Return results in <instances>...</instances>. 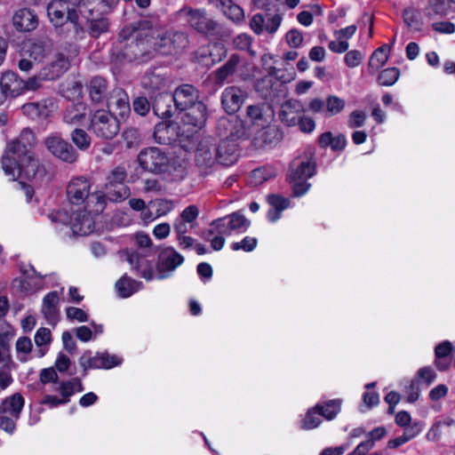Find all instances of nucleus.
<instances>
[{"mask_svg":"<svg viewBox=\"0 0 455 455\" xmlns=\"http://www.w3.org/2000/svg\"><path fill=\"white\" fill-rule=\"evenodd\" d=\"M151 28V20L142 19L123 29L118 35L119 42H125L120 51L121 57L127 61L137 63L153 60L156 52Z\"/></svg>","mask_w":455,"mask_h":455,"instance_id":"obj_1","label":"nucleus"},{"mask_svg":"<svg viewBox=\"0 0 455 455\" xmlns=\"http://www.w3.org/2000/svg\"><path fill=\"white\" fill-rule=\"evenodd\" d=\"M173 15L176 20L183 21L189 29L205 38H217L221 34L220 24L204 8L185 5Z\"/></svg>","mask_w":455,"mask_h":455,"instance_id":"obj_2","label":"nucleus"},{"mask_svg":"<svg viewBox=\"0 0 455 455\" xmlns=\"http://www.w3.org/2000/svg\"><path fill=\"white\" fill-rule=\"evenodd\" d=\"M151 35L153 36L156 54L176 55L181 53L189 44L187 32L165 29L156 20H151Z\"/></svg>","mask_w":455,"mask_h":455,"instance_id":"obj_3","label":"nucleus"},{"mask_svg":"<svg viewBox=\"0 0 455 455\" xmlns=\"http://www.w3.org/2000/svg\"><path fill=\"white\" fill-rule=\"evenodd\" d=\"M47 14L53 26L59 29L60 34L72 31V38L75 40L83 34L84 29L78 23L77 12L73 7L60 0H53L47 5Z\"/></svg>","mask_w":455,"mask_h":455,"instance_id":"obj_4","label":"nucleus"},{"mask_svg":"<svg viewBox=\"0 0 455 455\" xmlns=\"http://www.w3.org/2000/svg\"><path fill=\"white\" fill-rule=\"evenodd\" d=\"M71 213L67 210L52 212L48 218L57 225L69 226L74 234L87 235L94 230V220L90 212L86 211H73Z\"/></svg>","mask_w":455,"mask_h":455,"instance_id":"obj_5","label":"nucleus"},{"mask_svg":"<svg viewBox=\"0 0 455 455\" xmlns=\"http://www.w3.org/2000/svg\"><path fill=\"white\" fill-rule=\"evenodd\" d=\"M128 176L127 165L121 164L114 167L106 177L105 189L109 200L124 201L130 196L125 181Z\"/></svg>","mask_w":455,"mask_h":455,"instance_id":"obj_6","label":"nucleus"},{"mask_svg":"<svg viewBox=\"0 0 455 455\" xmlns=\"http://www.w3.org/2000/svg\"><path fill=\"white\" fill-rule=\"evenodd\" d=\"M90 130L102 140H112L120 131V123L109 111L99 109L91 116Z\"/></svg>","mask_w":455,"mask_h":455,"instance_id":"obj_7","label":"nucleus"},{"mask_svg":"<svg viewBox=\"0 0 455 455\" xmlns=\"http://www.w3.org/2000/svg\"><path fill=\"white\" fill-rule=\"evenodd\" d=\"M30 156L29 150L15 139L9 142L2 156V168L6 176L12 180L20 176L19 163L24 162Z\"/></svg>","mask_w":455,"mask_h":455,"instance_id":"obj_8","label":"nucleus"},{"mask_svg":"<svg viewBox=\"0 0 455 455\" xmlns=\"http://www.w3.org/2000/svg\"><path fill=\"white\" fill-rule=\"evenodd\" d=\"M140 166L149 172L161 174L169 170V157L162 149L152 147L141 150L138 156Z\"/></svg>","mask_w":455,"mask_h":455,"instance_id":"obj_9","label":"nucleus"},{"mask_svg":"<svg viewBox=\"0 0 455 455\" xmlns=\"http://www.w3.org/2000/svg\"><path fill=\"white\" fill-rule=\"evenodd\" d=\"M195 164L201 176L211 174L218 164L216 144L209 140H202L195 152Z\"/></svg>","mask_w":455,"mask_h":455,"instance_id":"obj_10","label":"nucleus"},{"mask_svg":"<svg viewBox=\"0 0 455 455\" xmlns=\"http://www.w3.org/2000/svg\"><path fill=\"white\" fill-rule=\"evenodd\" d=\"M44 144L47 150L59 160L67 164H74L77 161L78 154L76 150L60 134L49 135L44 139Z\"/></svg>","mask_w":455,"mask_h":455,"instance_id":"obj_11","label":"nucleus"},{"mask_svg":"<svg viewBox=\"0 0 455 455\" xmlns=\"http://www.w3.org/2000/svg\"><path fill=\"white\" fill-rule=\"evenodd\" d=\"M316 163L309 150L294 158L289 166L288 180H307L315 174Z\"/></svg>","mask_w":455,"mask_h":455,"instance_id":"obj_12","label":"nucleus"},{"mask_svg":"<svg viewBox=\"0 0 455 455\" xmlns=\"http://www.w3.org/2000/svg\"><path fill=\"white\" fill-rule=\"evenodd\" d=\"M250 224V220L239 212H233L211 222V226L215 227L218 234L226 235H230L234 231L244 232L249 228Z\"/></svg>","mask_w":455,"mask_h":455,"instance_id":"obj_13","label":"nucleus"},{"mask_svg":"<svg viewBox=\"0 0 455 455\" xmlns=\"http://www.w3.org/2000/svg\"><path fill=\"white\" fill-rule=\"evenodd\" d=\"M275 112L272 106L265 101L248 105L245 108V118L253 126H266L274 119Z\"/></svg>","mask_w":455,"mask_h":455,"instance_id":"obj_14","label":"nucleus"},{"mask_svg":"<svg viewBox=\"0 0 455 455\" xmlns=\"http://www.w3.org/2000/svg\"><path fill=\"white\" fill-rule=\"evenodd\" d=\"M183 261V256L173 248L168 247L163 250L159 253L156 263V278L160 280L167 278L170 273L180 266Z\"/></svg>","mask_w":455,"mask_h":455,"instance_id":"obj_15","label":"nucleus"},{"mask_svg":"<svg viewBox=\"0 0 455 455\" xmlns=\"http://www.w3.org/2000/svg\"><path fill=\"white\" fill-rule=\"evenodd\" d=\"M283 138L282 129L277 125L260 126L253 135L252 144L257 148H270L279 144Z\"/></svg>","mask_w":455,"mask_h":455,"instance_id":"obj_16","label":"nucleus"},{"mask_svg":"<svg viewBox=\"0 0 455 455\" xmlns=\"http://www.w3.org/2000/svg\"><path fill=\"white\" fill-rule=\"evenodd\" d=\"M52 50V42L48 37L28 40L22 45L20 55L41 62Z\"/></svg>","mask_w":455,"mask_h":455,"instance_id":"obj_17","label":"nucleus"},{"mask_svg":"<svg viewBox=\"0 0 455 455\" xmlns=\"http://www.w3.org/2000/svg\"><path fill=\"white\" fill-rule=\"evenodd\" d=\"M119 253L125 256V259L131 265L132 268L137 272L142 278L151 281L154 278V268L156 264L153 260L147 259V255H142L137 251H122Z\"/></svg>","mask_w":455,"mask_h":455,"instance_id":"obj_18","label":"nucleus"},{"mask_svg":"<svg viewBox=\"0 0 455 455\" xmlns=\"http://www.w3.org/2000/svg\"><path fill=\"white\" fill-rule=\"evenodd\" d=\"M91 102L94 105H106L112 95L108 80L102 76H93L87 84Z\"/></svg>","mask_w":455,"mask_h":455,"instance_id":"obj_19","label":"nucleus"},{"mask_svg":"<svg viewBox=\"0 0 455 455\" xmlns=\"http://www.w3.org/2000/svg\"><path fill=\"white\" fill-rule=\"evenodd\" d=\"M246 98L247 93L241 87L228 86L221 93L222 108L227 114L234 115L241 108Z\"/></svg>","mask_w":455,"mask_h":455,"instance_id":"obj_20","label":"nucleus"},{"mask_svg":"<svg viewBox=\"0 0 455 455\" xmlns=\"http://www.w3.org/2000/svg\"><path fill=\"white\" fill-rule=\"evenodd\" d=\"M216 128L222 140L235 141L245 135L243 122L237 116L220 118Z\"/></svg>","mask_w":455,"mask_h":455,"instance_id":"obj_21","label":"nucleus"},{"mask_svg":"<svg viewBox=\"0 0 455 455\" xmlns=\"http://www.w3.org/2000/svg\"><path fill=\"white\" fill-rule=\"evenodd\" d=\"M80 13L87 20V32L92 37L98 38L108 32L109 28L108 20L102 15H96L89 4H84L80 9Z\"/></svg>","mask_w":455,"mask_h":455,"instance_id":"obj_22","label":"nucleus"},{"mask_svg":"<svg viewBox=\"0 0 455 455\" xmlns=\"http://www.w3.org/2000/svg\"><path fill=\"white\" fill-rule=\"evenodd\" d=\"M56 109L52 99H44L40 101L28 102L21 107L23 115L32 120L45 119Z\"/></svg>","mask_w":455,"mask_h":455,"instance_id":"obj_23","label":"nucleus"},{"mask_svg":"<svg viewBox=\"0 0 455 455\" xmlns=\"http://www.w3.org/2000/svg\"><path fill=\"white\" fill-rule=\"evenodd\" d=\"M305 112L303 104L294 99L286 100L281 105L278 116L280 121L289 126H296L301 114Z\"/></svg>","mask_w":455,"mask_h":455,"instance_id":"obj_24","label":"nucleus"},{"mask_svg":"<svg viewBox=\"0 0 455 455\" xmlns=\"http://www.w3.org/2000/svg\"><path fill=\"white\" fill-rule=\"evenodd\" d=\"M90 182L84 177L72 179L67 187V195L72 204L79 205L89 197Z\"/></svg>","mask_w":455,"mask_h":455,"instance_id":"obj_25","label":"nucleus"},{"mask_svg":"<svg viewBox=\"0 0 455 455\" xmlns=\"http://www.w3.org/2000/svg\"><path fill=\"white\" fill-rule=\"evenodd\" d=\"M174 104L177 109L183 111L191 105L199 101V91L191 84L179 86L173 95Z\"/></svg>","mask_w":455,"mask_h":455,"instance_id":"obj_26","label":"nucleus"},{"mask_svg":"<svg viewBox=\"0 0 455 455\" xmlns=\"http://www.w3.org/2000/svg\"><path fill=\"white\" fill-rule=\"evenodd\" d=\"M12 25L19 32H30L37 28L38 18L31 9L21 8L14 12Z\"/></svg>","mask_w":455,"mask_h":455,"instance_id":"obj_27","label":"nucleus"},{"mask_svg":"<svg viewBox=\"0 0 455 455\" xmlns=\"http://www.w3.org/2000/svg\"><path fill=\"white\" fill-rule=\"evenodd\" d=\"M89 107L79 101L68 106L63 113V122L71 126H80L87 120Z\"/></svg>","mask_w":455,"mask_h":455,"instance_id":"obj_28","label":"nucleus"},{"mask_svg":"<svg viewBox=\"0 0 455 455\" xmlns=\"http://www.w3.org/2000/svg\"><path fill=\"white\" fill-rule=\"evenodd\" d=\"M183 111H186L182 117V121L185 124L192 125L198 129L202 128L205 124L207 119V108L201 100L191 105V107H188Z\"/></svg>","mask_w":455,"mask_h":455,"instance_id":"obj_29","label":"nucleus"},{"mask_svg":"<svg viewBox=\"0 0 455 455\" xmlns=\"http://www.w3.org/2000/svg\"><path fill=\"white\" fill-rule=\"evenodd\" d=\"M0 84L6 98L19 96L26 88L25 81L12 71L5 72L1 77Z\"/></svg>","mask_w":455,"mask_h":455,"instance_id":"obj_30","label":"nucleus"},{"mask_svg":"<svg viewBox=\"0 0 455 455\" xmlns=\"http://www.w3.org/2000/svg\"><path fill=\"white\" fill-rule=\"evenodd\" d=\"M70 66L68 58L63 53H57L55 59L43 69V76L45 79L54 80L62 76Z\"/></svg>","mask_w":455,"mask_h":455,"instance_id":"obj_31","label":"nucleus"},{"mask_svg":"<svg viewBox=\"0 0 455 455\" xmlns=\"http://www.w3.org/2000/svg\"><path fill=\"white\" fill-rule=\"evenodd\" d=\"M106 106L116 110L121 117L127 116L131 112L129 97L121 88L112 90V95Z\"/></svg>","mask_w":455,"mask_h":455,"instance_id":"obj_32","label":"nucleus"},{"mask_svg":"<svg viewBox=\"0 0 455 455\" xmlns=\"http://www.w3.org/2000/svg\"><path fill=\"white\" fill-rule=\"evenodd\" d=\"M218 150V164L222 165H231L237 161V144L228 140H221L219 145H216Z\"/></svg>","mask_w":455,"mask_h":455,"instance_id":"obj_33","label":"nucleus"},{"mask_svg":"<svg viewBox=\"0 0 455 455\" xmlns=\"http://www.w3.org/2000/svg\"><path fill=\"white\" fill-rule=\"evenodd\" d=\"M240 62V56L238 54H232L225 64L214 71L215 84L222 85L228 77L236 72Z\"/></svg>","mask_w":455,"mask_h":455,"instance_id":"obj_34","label":"nucleus"},{"mask_svg":"<svg viewBox=\"0 0 455 455\" xmlns=\"http://www.w3.org/2000/svg\"><path fill=\"white\" fill-rule=\"evenodd\" d=\"M60 299L57 291L47 293L43 299L42 313L50 324H55L59 315Z\"/></svg>","mask_w":455,"mask_h":455,"instance_id":"obj_35","label":"nucleus"},{"mask_svg":"<svg viewBox=\"0 0 455 455\" xmlns=\"http://www.w3.org/2000/svg\"><path fill=\"white\" fill-rule=\"evenodd\" d=\"M173 97L168 93H159L152 104L154 114L160 118H170L172 116V103Z\"/></svg>","mask_w":455,"mask_h":455,"instance_id":"obj_36","label":"nucleus"},{"mask_svg":"<svg viewBox=\"0 0 455 455\" xmlns=\"http://www.w3.org/2000/svg\"><path fill=\"white\" fill-rule=\"evenodd\" d=\"M19 165L20 174L23 173L28 179L43 177L45 172L44 167L32 155L28 156L24 162L19 163Z\"/></svg>","mask_w":455,"mask_h":455,"instance_id":"obj_37","label":"nucleus"},{"mask_svg":"<svg viewBox=\"0 0 455 455\" xmlns=\"http://www.w3.org/2000/svg\"><path fill=\"white\" fill-rule=\"evenodd\" d=\"M267 202L274 208L267 212V219L271 222L276 221L280 218L281 212L288 208L290 204L289 199L276 194L268 195Z\"/></svg>","mask_w":455,"mask_h":455,"instance_id":"obj_38","label":"nucleus"},{"mask_svg":"<svg viewBox=\"0 0 455 455\" xmlns=\"http://www.w3.org/2000/svg\"><path fill=\"white\" fill-rule=\"evenodd\" d=\"M23 406V397L20 394L16 393L2 402L0 411L4 413L11 414L17 419L20 417V413L22 411Z\"/></svg>","mask_w":455,"mask_h":455,"instance_id":"obj_39","label":"nucleus"},{"mask_svg":"<svg viewBox=\"0 0 455 455\" xmlns=\"http://www.w3.org/2000/svg\"><path fill=\"white\" fill-rule=\"evenodd\" d=\"M142 283L137 282L127 275L121 277L116 283V288L120 297L128 298L139 291Z\"/></svg>","mask_w":455,"mask_h":455,"instance_id":"obj_40","label":"nucleus"},{"mask_svg":"<svg viewBox=\"0 0 455 455\" xmlns=\"http://www.w3.org/2000/svg\"><path fill=\"white\" fill-rule=\"evenodd\" d=\"M100 361V354L97 353L92 355L91 350H86L79 358V364L84 369V375H86L88 369L102 368Z\"/></svg>","mask_w":455,"mask_h":455,"instance_id":"obj_41","label":"nucleus"},{"mask_svg":"<svg viewBox=\"0 0 455 455\" xmlns=\"http://www.w3.org/2000/svg\"><path fill=\"white\" fill-rule=\"evenodd\" d=\"M341 400H331L327 402L324 406L316 404L315 409L319 412L320 416L324 417L326 419H332L336 417L340 410Z\"/></svg>","mask_w":455,"mask_h":455,"instance_id":"obj_42","label":"nucleus"},{"mask_svg":"<svg viewBox=\"0 0 455 455\" xmlns=\"http://www.w3.org/2000/svg\"><path fill=\"white\" fill-rule=\"evenodd\" d=\"M325 116H332L339 114L345 108L346 102L344 100L335 95H328L324 100Z\"/></svg>","mask_w":455,"mask_h":455,"instance_id":"obj_43","label":"nucleus"},{"mask_svg":"<svg viewBox=\"0 0 455 455\" xmlns=\"http://www.w3.org/2000/svg\"><path fill=\"white\" fill-rule=\"evenodd\" d=\"M275 176V172L271 168L262 167L255 169L251 173V183L255 186L260 185L263 182L270 180Z\"/></svg>","mask_w":455,"mask_h":455,"instance_id":"obj_44","label":"nucleus"},{"mask_svg":"<svg viewBox=\"0 0 455 455\" xmlns=\"http://www.w3.org/2000/svg\"><path fill=\"white\" fill-rule=\"evenodd\" d=\"M71 140L77 148L83 151L88 149L91 146V137L85 131L79 128L72 132Z\"/></svg>","mask_w":455,"mask_h":455,"instance_id":"obj_45","label":"nucleus"},{"mask_svg":"<svg viewBox=\"0 0 455 455\" xmlns=\"http://www.w3.org/2000/svg\"><path fill=\"white\" fill-rule=\"evenodd\" d=\"M403 17L405 24L411 31L418 32L422 30L423 24L419 12L413 10H404Z\"/></svg>","mask_w":455,"mask_h":455,"instance_id":"obj_46","label":"nucleus"},{"mask_svg":"<svg viewBox=\"0 0 455 455\" xmlns=\"http://www.w3.org/2000/svg\"><path fill=\"white\" fill-rule=\"evenodd\" d=\"M400 75L396 68H389L381 71L378 76V82L380 85L389 86L394 84Z\"/></svg>","mask_w":455,"mask_h":455,"instance_id":"obj_47","label":"nucleus"},{"mask_svg":"<svg viewBox=\"0 0 455 455\" xmlns=\"http://www.w3.org/2000/svg\"><path fill=\"white\" fill-rule=\"evenodd\" d=\"M319 412L315 409H309L302 420L301 427L304 429H313L321 423Z\"/></svg>","mask_w":455,"mask_h":455,"instance_id":"obj_48","label":"nucleus"},{"mask_svg":"<svg viewBox=\"0 0 455 455\" xmlns=\"http://www.w3.org/2000/svg\"><path fill=\"white\" fill-rule=\"evenodd\" d=\"M228 54L226 46L220 43H215L211 45L209 55L212 59V63L216 64L223 60Z\"/></svg>","mask_w":455,"mask_h":455,"instance_id":"obj_49","label":"nucleus"},{"mask_svg":"<svg viewBox=\"0 0 455 455\" xmlns=\"http://www.w3.org/2000/svg\"><path fill=\"white\" fill-rule=\"evenodd\" d=\"M170 124L168 122H160L155 126L154 138L160 144H167L170 138L167 136Z\"/></svg>","mask_w":455,"mask_h":455,"instance_id":"obj_50","label":"nucleus"},{"mask_svg":"<svg viewBox=\"0 0 455 455\" xmlns=\"http://www.w3.org/2000/svg\"><path fill=\"white\" fill-rule=\"evenodd\" d=\"M151 210L155 211V218L165 215L172 210L171 202L164 199H158L149 203Z\"/></svg>","mask_w":455,"mask_h":455,"instance_id":"obj_51","label":"nucleus"},{"mask_svg":"<svg viewBox=\"0 0 455 455\" xmlns=\"http://www.w3.org/2000/svg\"><path fill=\"white\" fill-rule=\"evenodd\" d=\"M389 52L390 46L385 44L371 53V60H374L377 62V68L384 65L387 60Z\"/></svg>","mask_w":455,"mask_h":455,"instance_id":"obj_52","label":"nucleus"},{"mask_svg":"<svg viewBox=\"0 0 455 455\" xmlns=\"http://www.w3.org/2000/svg\"><path fill=\"white\" fill-rule=\"evenodd\" d=\"M225 15L235 23H240L244 20V12L237 4H229L228 9H225Z\"/></svg>","mask_w":455,"mask_h":455,"instance_id":"obj_53","label":"nucleus"},{"mask_svg":"<svg viewBox=\"0 0 455 455\" xmlns=\"http://www.w3.org/2000/svg\"><path fill=\"white\" fill-rule=\"evenodd\" d=\"M132 108L135 113L143 116L149 112L152 105L146 97H138L133 100Z\"/></svg>","mask_w":455,"mask_h":455,"instance_id":"obj_54","label":"nucleus"},{"mask_svg":"<svg viewBox=\"0 0 455 455\" xmlns=\"http://www.w3.org/2000/svg\"><path fill=\"white\" fill-rule=\"evenodd\" d=\"M16 140L20 144L24 145L28 150H30L36 142V136L30 129L25 128L21 131Z\"/></svg>","mask_w":455,"mask_h":455,"instance_id":"obj_55","label":"nucleus"},{"mask_svg":"<svg viewBox=\"0 0 455 455\" xmlns=\"http://www.w3.org/2000/svg\"><path fill=\"white\" fill-rule=\"evenodd\" d=\"M67 318L70 321H78L81 323L88 321V315L81 308L68 307L66 309Z\"/></svg>","mask_w":455,"mask_h":455,"instance_id":"obj_56","label":"nucleus"},{"mask_svg":"<svg viewBox=\"0 0 455 455\" xmlns=\"http://www.w3.org/2000/svg\"><path fill=\"white\" fill-rule=\"evenodd\" d=\"M257 239L254 237L246 236L241 242L232 243L234 251L243 250L244 251H251L257 245Z\"/></svg>","mask_w":455,"mask_h":455,"instance_id":"obj_57","label":"nucleus"},{"mask_svg":"<svg viewBox=\"0 0 455 455\" xmlns=\"http://www.w3.org/2000/svg\"><path fill=\"white\" fill-rule=\"evenodd\" d=\"M251 37L248 34L243 33L236 36L233 40V44L235 49L240 51H247L251 45Z\"/></svg>","mask_w":455,"mask_h":455,"instance_id":"obj_58","label":"nucleus"},{"mask_svg":"<svg viewBox=\"0 0 455 455\" xmlns=\"http://www.w3.org/2000/svg\"><path fill=\"white\" fill-rule=\"evenodd\" d=\"M34 339L36 346L38 347L48 345L52 340L51 331L47 328L42 327L37 330Z\"/></svg>","mask_w":455,"mask_h":455,"instance_id":"obj_59","label":"nucleus"},{"mask_svg":"<svg viewBox=\"0 0 455 455\" xmlns=\"http://www.w3.org/2000/svg\"><path fill=\"white\" fill-rule=\"evenodd\" d=\"M292 185V191L295 196H301L305 195L311 187V184L307 182V180H289Z\"/></svg>","mask_w":455,"mask_h":455,"instance_id":"obj_60","label":"nucleus"},{"mask_svg":"<svg viewBox=\"0 0 455 455\" xmlns=\"http://www.w3.org/2000/svg\"><path fill=\"white\" fill-rule=\"evenodd\" d=\"M12 365L2 366L0 368V387L7 388L13 381L11 370Z\"/></svg>","mask_w":455,"mask_h":455,"instance_id":"obj_61","label":"nucleus"},{"mask_svg":"<svg viewBox=\"0 0 455 455\" xmlns=\"http://www.w3.org/2000/svg\"><path fill=\"white\" fill-rule=\"evenodd\" d=\"M417 377L427 385H430L435 379L436 373L430 367H423L418 371Z\"/></svg>","mask_w":455,"mask_h":455,"instance_id":"obj_62","label":"nucleus"},{"mask_svg":"<svg viewBox=\"0 0 455 455\" xmlns=\"http://www.w3.org/2000/svg\"><path fill=\"white\" fill-rule=\"evenodd\" d=\"M286 41L291 47L297 48L301 44L303 41V36L299 30L291 29L286 34Z\"/></svg>","mask_w":455,"mask_h":455,"instance_id":"obj_63","label":"nucleus"},{"mask_svg":"<svg viewBox=\"0 0 455 455\" xmlns=\"http://www.w3.org/2000/svg\"><path fill=\"white\" fill-rule=\"evenodd\" d=\"M32 341L28 337H20L16 341V351L17 353H22L28 355L32 350Z\"/></svg>","mask_w":455,"mask_h":455,"instance_id":"obj_64","label":"nucleus"}]
</instances>
